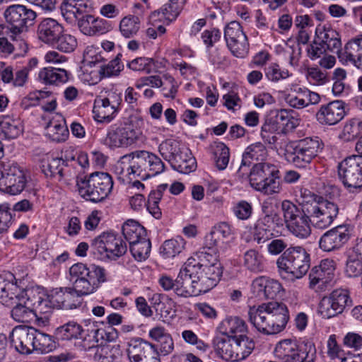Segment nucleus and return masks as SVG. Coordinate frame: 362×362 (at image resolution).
Here are the masks:
<instances>
[{
  "label": "nucleus",
  "mask_w": 362,
  "mask_h": 362,
  "mask_svg": "<svg viewBox=\"0 0 362 362\" xmlns=\"http://www.w3.org/2000/svg\"><path fill=\"white\" fill-rule=\"evenodd\" d=\"M249 320L259 332L266 334L281 332L289 320L287 306L281 302L271 301L250 308Z\"/></svg>",
  "instance_id": "obj_1"
},
{
  "label": "nucleus",
  "mask_w": 362,
  "mask_h": 362,
  "mask_svg": "<svg viewBox=\"0 0 362 362\" xmlns=\"http://www.w3.org/2000/svg\"><path fill=\"white\" fill-rule=\"evenodd\" d=\"M195 256L197 260L191 257L187 261L189 269L194 271L192 274L193 286L199 293H206L217 285L223 273L222 267L217 255L204 252H197Z\"/></svg>",
  "instance_id": "obj_2"
},
{
  "label": "nucleus",
  "mask_w": 362,
  "mask_h": 362,
  "mask_svg": "<svg viewBox=\"0 0 362 362\" xmlns=\"http://www.w3.org/2000/svg\"><path fill=\"white\" fill-rule=\"evenodd\" d=\"M122 173L132 180L135 177L146 180L165 170V164L155 153L148 151H135L120 158Z\"/></svg>",
  "instance_id": "obj_3"
},
{
  "label": "nucleus",
  "mask_w": 362,
  "mask_h": 362,
  "mask_svg": "<svg viewBox=\"0 0 362 362\" xmlns=\"http://www.w3.org/2000/svg\"><path fill=\"white\" fill-rule=\"evenodd\" d=\"M301 194L303 199L302 206L310 215L313 228L318 230L329 228L339 214L337 204L308 189H305Z\"/></svg>",
  "instance_id": "obj_4"
},
{
  "label": "nucleus",
  "mask_w": 362,
  "mask_h": 362,
  "mask_svg": "<svg viewBox=\"0 0 362 362\" xmlns=\"http://www.w3.org/2000/svg\"><path fill=\"white\" fill-rule=\"evenodd\" d=\"M69 273V281L84 296L95 293L102 284L107 281L106 269L94 264L88 267L83 263L74 264Z\"/></svg>",
  "instance_id": "obj_5"
},
{
  "label": "nucleus",
  "mask_w": 362,
  "mask_h": 362,
  "mask_svg": "<svg viewBox=\"0 0 362 362\" xmlns=\"http://www.w3.org/2000/svg\"><path fill=\"white\" fill-rule=\"evenodd\" d=\"M323 148L324 144L319 137H305L289 142L286 146L284 156L296 168H305Z\"/></svg>",
  "instance_id": "obj_6"
},
{
  "label": "nucleus",
  "mask_w": 362,
  "mask_h": 362,
  "mask_svg": "<svg viewBox=\"0 0 362 362\" xmlns=\"http://www.w3.org/2000/svg\"><path fill=\"white\" fill-rule=\"evenodd\" d=\"M279 168L269 163L255 164L250 171L251 187L265 195L279 194L281 191Z\"/></svg>",
  "instance_id": "obj_7"
},
{
  "label": "nucleus",
  "mask_w": 362,
  "mask_h": 362,
  "mask_svg": "<svg viewBox=\"0 0 362 362\" xmlns=\"http://www.w3.org/2000/svg\"><path fill=\"white\" fill-rule=\"evenodd\" d=\"M4 16L6 23L10 25L11 40L15 42L21 49L26 51L28 46L21 34L27 31L28 28L34 23L36 13L24 5L13 4L6 9Z\"/></svg>",
  "instance_id": "obj_8"
},
{
  "label": "nucleus",
  "mask_w": 362,
  "mask_h": 362,
  "mask_svg": "<svg viewBox=\"0 0 362 362\" xmlns=\"http://www.w3.org/2000/svg\"><path fill=\"white\" fill-rule=\"evenodd\" d=\"M276 266L280 273L301 279L310 267V255L302 246H291L278 257Z\"/></svg>",
  "instance_id": "obj_9"
},
{
  "label": "nucleus",
  "mask_w": 362,
  "mask_h": 362,
  "mask_svg": "<svg viewBox=\"0 0 362 362\" xmlns=\"http://www.w3.org/2000/svg\"><path fill=\"white\" fill-rule=\"evenodd\" d=\"M77 186L83 198L92 202H99L111 192L113 180L107 173L95 172L87 178L77 181Z\"/></svg>",
  "instance_id": "obj_10"
},
{
  "label": "nucleus",
  "mask_w": 362,
  "mask_h": 362,
  "mask_svg": "<svg viewBox=\"0 0 362 362\" xmlns=\"http://www.w3.org/2000/svg\"><path fill=\"white\" fill-rule=\"evenodd\" d=\"M281 207L287 230L297 238H308L312 232V221L305 209H300L289 200H284Z\"/></svg>",
  "instance_id": "obj_11"
},
{
  "label": "nucleus",
  "mask_w": 362,
  "mask_h": 362,
  "mask_svg": "<svg viewBox=\"0 0 362 362\" xmlns=\"http://www.w3.org/2000/svg\"><path fill=\"white\" fill-rule=\"evenodd\" d=\"M91 247L100 259L116 260L127 251L126 242L118 234L104 232L92 240Z\"/></svg>",
  "instance_id": "obj_12"
},
{
  "label": "nucleus",
  "mask_w": 362,
  "mask_h": 362,
  "mask_svg": "<svg viewBox=\"0 0 362 362\" xmlns=\"http://www.w3.org/2000/svg\"><path fill=\"white\" fill-rule=\"evenodd\" d=\"M337 175L349 192L362 189V155H353L339 163Z\"/></svg>",
  "instance_id": "obj_13"
},
{
  "label": "nucleus",
  "mask_w": 362,
  "mask_h": 362,
  "mask_svg": "<svg viewBox=\"0 0 362 362\" xmlns=\"http://www.w3.org/2000/svg\"><path fill=\"white\" fill-rule=\"evenodd\" d=\"M141 134V131L132 124L117 123L108 128L101 142L110 149L124 148L134 144Z\"/></svg>",
  "instance_id": "obj_14"
},
{
  "label": "nucleus",
  "mask_w": 362,
  "mask_h": 362,
  "mask_svg": "<svg viewBox=\"0 0 362 362\" xmlns=\"http://www.w3.org/2000/svg\"><path fill=\"white\" fill-rule=\"evenodd\" d=\"M122 101V94L115 90L97 96L93 108L94 119L100 123H110L116 117Z\"/></svg>",
  "instance_id": "obj_15"
},
{
  "label": "nucleus",
  "mask_w": 362,
  "mask_h": 362,
  "mask_svg": "<svg viewBox=\"0 0 362 362\" xmlns=\"http://www.w3.org/2000/svg\"><path fill=\"white\" fill-rule=\"evenodd\" d=\"M352 305V300L346 289L337 288L325 296L320 303V313L323 318L329 319L342 313Z\"/></svg>",
  "instance_id": "obj_16"
},
{
  "label": "nucleus",
  "mask_w": 362,
  "mask_h": 362,
  "mask_svg": "<svg viewBox=\"0 0 362 362\" xmlns=\"http://www.w3.org/2000/svg\"><path fill=\"white\" fill-rule=\"evenodd\" d=\"M337 263L331 258L322 259L309 273V288L315 292H323L331 286L334 277Z\"/></svg>",
  "instance_id": "obj_17"
},
{
  "label": "nucleus",
  "mask_w": 362,
  "mask_h": 362,
  "mask_svg": "<svg viewBox=\"0 0 362 362\" xmlns=\"http://www.w3.org/2000/svg\"><path fill=\"white\" fill-rule=\"evenodd\" d=\"M28 182L27 176L17 164L6 165L0 170V191L11 195L20 194Z\"/></svg>",
  "instance_id": "obj_18"
},
{
  "label": "nucleus",
  "mask_w": 362,
  "mask_h": 362,
  "mask_svg": "<svg viewBox=\"0 0 362 362\" xmlns=\"http://www.w3.org/2000/svg\"><path fill=\"white\" fill-rule=\"evenodd\" d=\"M351 238L349 225L342 224L324 233L319 239V248L323 252H331L341 248Z\"/></svg>",
  "instance_id": "obj_19"
},
{
  "label": "nucleus",
  "mask_w": 362,
  "mask_h": 362,
  "mask_svg": "<svg viewBox=\"0 0 362 362\" xmlns=\"http://www.w3.org/2000/svg\"><path fill=\"white\" fill-rule=\"evenodd\" d=\"M308 341L300 345L291 339H284L279 341L274 349L275 356L281 362H300L309 356Z\"/></svg>",
  "instance_id": "obj_20"
},
{
  "label": "nucleus",
  "mask_w": 362,
  "mask_h": 362,
  "mask_svg": "<svg viewBox=\"0 0 362 362\" xmlns=\"http://www.w3.org/2000/svg\"><path fill=\"white\" fill-rule=\"evenodd\" d=\"M19 301H23L35 313H47L50 309V300H48L44 291L39 287L21 288Z\"/></svg>",
  "instance_id": "obj_21"
},
{
  "label": "nucleus",
  "mask_w": 362,
  "mask_h": 362,
  "mask_svg": "<svg viewBox=\"0 0 362 362\" xmlns=\"http://www.w3.org/2000/svg\"><path fill=\"white\" fill-rule=\"evenodd\" d=\"M280 226H282V220L276 213L259 218L254 227V240L258 244L266 243L274 236L273 231L275 227Z\"/></svg>",
  "instance_id": "obj_22"
},
{
  "label": "nucleus",
  "mask_w": 362,
  "mask_h": 362,
  "mask_svg": "<svg viewBox=\"0 0 362 362\" xmlns=\"http://www.w3.org/2000/svg\"><path fill=\"white\" fill-rule=\"evenodd\" d=\"M81 295L76 287H65L56 289L50 296V303L57 308L72 310L81 304Z\"/></svg>",
  "instance_id": "obj_23"
},
{
  "label": "nucleus",
  "mask_w": 362,
  "mask_h": 362,
  "mask_svg": "<svg viewBox=\"0 0 362 362\" xmlns=\"http://www.w3.org/2000/svg\"><path fill=\"white\" fill-rule=\"evenodd\" d=\"M345 114V103L337 100L322 105L316 112V119L321 124L331 126L342 120Z\"/></svg>",
  "instance_id": "obj_24"
},
{
  "label": "nucleus",
  "mask_w": 362,
  "mask_h": 362,
  "mask_svg": "<svg viewBox=\"0 0 362 362\" xmlns=\"http://www.w3.org/2000/svg\"><path fill=\"white\" fill-rule=\"evenodd\" d=\"M35 328L18 325L15 327L10 334L11 344L15 349L22 354H28L33 351V338Z\"/></svg>",
  "instance_id": "obj_25"
},
{
  "label": "nucleus",
  "mask_w": 362,
  "mask_h": 362,
  "mask_svg": "<svg viewBox=\"0 0 362 362\" xmlns=\"http://www.w3.org/2000/svg\"><path fill=\"white\" fill-rule=\"evenodd\" d=\"M251 287L253 294L260 300L274 299L282 290V286L279 281L265 276L255 279Z\"/></svg>",
  "instance_id": "obj_26"
},
{
  "label": "nucleus",
  "mask_w": 362,
  "mask_h": 362,
  "mask_svg": "<svg viewBox=\"0 0 362 362\" xmlns=\"http://www.w3.org/2000/svg\"><path fill=\"white\" fill-rule=\"evenodd\" d=\"M77 25L80 31L88 36L103 35L110 29V24L106 20L91 14L81 16Z\"/></svg>",
  "instance_id": "obj_27"
},
{
  "label": "nucleus",
  "mask_w": 362,
  "mask_h": 362,
  "mask_svg": "<svg viewBox=\"0 0 362 362\" xmlns=\"http://www.w3.org/2000/svg\"><path fill=\"white\" fill-rule=\"evenodd\" d=\"M64 26L57 20L46 18L42 20L37 25V34L38 39L49 45H52L62 32Z\"/></svg>",
  "instance_id": "obj_28"
},
{
  "label": "nucleus",
  "mask_w": 362,
  "mask_h": 362,
  "mask_svg": "<svg viewBox=\"0 0 362 362\" xmlns=\"http://www.w3.org/2000/svg\"><path fill=\"white\" fill-rule=\"evenodd\" d=\"M267 156V150L263 144L257 142L247 146L243 154L241 165L238 170V175L242 177L247 175L252 161H262Z\"/></svg>",
  "instance_id": "obj_29"
},
{
  "label": "nucleus",
  "mask_w": 362,
  "mask_h": 362,
  "mask_svg": "<svg viewBox=\"0 0 362 362\" xmlns=\"http://www.w3.org/2000/svg\"><path fill=\"white\" fill-rule=\"evenodd\" d=\"M193 269H189L187 262L180 269L177 279L175 280L174 293L180 297L187 298L199 294L197 289L193 286L192 283Z\"/></svg>",
  "instance_id": "obj_30"
},
{
  "label": "nucleus",
  "mask_w": 362,
  "mask_h": 362,
  "mask_svg": "<svg viewBox=\"0 0 362 362\" xmlns=\"http://www.w3.org/2000/svg\"><path fill=\"white\" fill-rule=\"evenodd\" d=\"M315 36L329 51L338 53L341 50L340 35L330 25H319L315 29Z\"/></svg>",
  "instance_id": "obj_31"
},
{
  "label": "nucleus",
  "mask_w": 362,
  "mask_h": 362,
  "mask_svg": "<svg viewBox=\"0 0 362 362\" xmlns=\"http://www.w3.org/2000/svg\"><path fill=\"white\" fill-rule=\"evenodd\" d=\"M157 349L156 345L137 337L129 341L127 355L131 362H138L152 354H156Z\"/></svg>",
  "instance_id": "obj_32"
},
{
  "label": "nucleus",
  "mask_w": 362,
  "mask_h": 362,
  "mask_svg": "<svg viewBox=\"0 0 362 362\" xmlns=\"http://www.w3.org/2000/svg\"><path fill=\"white\" fill-rule=\"evenodd\" d=\"M45 135L57 143L65 141L69 135L66 120L60 115L52 117L45 125Z\"/></svg>",
  "instance_id": "obj_33"
},
{
  "label": "nucleus",
  "mask_w": 362,
  "mask_h": 362,
  "mask_svg": "<svg viewBox=\"0 0 362 362\" xmlns=\"http://www.w3.org/2000/svg\"><path fill=\"white\" fill-rule=\"evenodd\" d=\"M69 159L62 158L48 157L41 162V170L47 177L55 179L58 181L62 180L66 174L64 168L68 167Z\"/></svg>",
  "instance_id": "obj_34"
},
{
  "label": "nucleus",
  "mask_w": 362,
  "mask_h": 362,
  "mask_svg": "<svg viewBox=\"0 0 362 362\" xmlns=\"http://www.w3.org/2000/svg\"><path fill=\"white\" fill-rule=\"evenodd\" d=\"M288 120V113L284 110H275L269 112L261 129L262 138L267 137L268 134H274L281 130L284 122Z\"/></svg>",
  "instance_id": "obj_35"
},
{
  "label": "nucleus",
  "mask_w": 362,
  "mask_h": 362,
  "mask_svg": "<svg viewBox=\"0 0 362 362\" xmlns=\"http://www.w3.org/2000/svg\"><path fill=\"white\" fill-rule=\"evenodd\" d=\"M222 336L238 338L247 331L245 322L236 316H230L224 319L220 325Z\"/></svg>",
  "instance_id": "obj_36"
},
{
  "label": "nucleus",
  "mask_w": 362,
  "mask_h": 362,
  "mask_svg": "<svg viewBox=\"0 0 362 362\" xmlns=\"http://www.w3.org/2000/svg\"><path fill=\"white\" fill-rule=\"evenodd\" d=\"M171 167L180 173L187 174L195 170L197 163L188 148L182 151L169 163Z\"/></svg>",
  "instance_id": "obj_37"
},
{
  "label": "nucleus",
  "mask_w": 362,
  "mask_h": 362,
  "mask_svg": "<svg viewBox=\"0 0 362 362\" xmlns=\"http://www.w3.org/2000/svg\"><path fill=\"white\" fill-rule=\"evenodd\" d=\"M71 74L64 69L46 67L38 74L40 80L45 84L58 85L64 83L69 79Z\"/></svg>",
  "instance_id": "obj_38"
},
{
  "label": "nucleus",
  "mask_w": 362,
  "mask_h": 362,
  "mask_svg": "<svg viewBox=\"0 0 362 362\" xmlns=\"http://www.w3.org/2000/svg\"><path fill=\"white\" fill-rule=\"evenodd\" d=\"M234 338L218 336L213 340L214 349L216 354L223 360L234 362Z\"/></svg>",
  "instance_id": "obj_39"
},
{
  "label": "nucleus",
  "mask_w": 362,
  "mask_h": 362,
  "mask_svg": "<svg viewBox=\"0 0 362 362\" xmlns=\"http://www.w3.org/2000/svg\"><path fill=\"white\" fill-rule=\"evenodd\" d=\"M234 362H238L248 357L255 349V342L252 339L245 334H240L234 338Z\"/></svg>",
  "instance_id": "obj_40"
},
{
  "label": "nucleus",
  "mask_w": 362,
  "mask_h": 362,
  "mask_svg": "<svg viewBox=\"0 0 362 362\" xmlns=\"http://www.w3.org/2000/svg\"><path fill=\"white\" fill-rule=\"evenodd\" d=\"M82 326L75 321H69L58 327L54 331V336L58 341H69L78 339L81 336Z\"/></svg>",
  "instance_id": "obj_41"
},
{
  "label": "nucleus",
  "mask_w": 362,
  "mask_h": 362,
  "mask_svg": "<svg viewBox=\"0 0 362 362\" xmlns=\"http://www.w3.org/2000/svg\"><path fill=\"white\" fill-rule=\"evenodd\" d=\"M344 54L347 61L362 69V35L351 39L346 44Z\"/></svg>",
  "instance_id": "obj_42"
},
{
  "label": "nucleus",
  "mask_w": 362,
  "mask_h": 362,
  "mask_svg": "<svg viewBox=\"0 0 362 362\" xmlns=\"http://www.w3.org/2000/svg\"><path fill=\"white\" fill-rule=\"evenodd\" d=\"M21 293V287L16 281H0V303L2 304L12 305L13 300H18Z\"/></svg>",
  "instance_id": "obj_43"
},
{
  "label": "nucleus",
  "mask_w": 362,
  "mask_h": 362,
  "mask_svg": "<svg viewBox=\"0 0 362 362\" xmlns=\"http://www.w3.org/2000/svg\"><path fill=\"white\" fill-rule=\"evenodd\" d=\"M99 329L96 322L89 321L84 327H82L81 336L79 339L82 340L81 346L84 350H90L98 343Z\"/></svg>",
  "instance_id": "obj_44"
},
{
  "label": "nucleus",
  "mask_w": 362,
  "mask_h": 362,
  "mask_svg": "<svg viewBox=\"0 0 362 362\" xmlns=\"http://www.w3.org/2000/svg\"><path fill=\"white\" fill-rule=\"evenodd\" d=\"M164 79L165 82H163L159 76L155 75L148 76V79H146V81H148V86L151 87L160 88L165 85L163 90L168 88V90L163 93L165 97L175 98L178 88L177 83L172 76L168 74L164 75Z\"/></svg>",
  "instance_id": "obj_45"
},
{
  "label": "nucleus",
  "mask_w": 362,
  "mask_h": 362,
  "mask_svg": "<svg viewBox=\"0 0 362 362\" xmlns=\"http://www.w3.org/2000/svg\"><path fill=\"white\" fill-rule=\"evenodd\" d=\"M243 265L251 272H262L264 270V258L257 250L250 249L244 253Z\"/></svg>",
  "instance_id": "obj_46"
},
{
  "label": "nucleus",
  "mask_w": 362,
  "mask_h": 362,
  "mask_svg": "<svg viewBox=\"0 0 362 362\" xmlns=\"http://www.w3.org/2000/svg\"><path fill=\"white\" fill-rule=\"evenodd\" d=\"M122 233L129 244L144 239V237L146 236V229L134 220H128L124 223Z\"/></svg>",
  "instance_id": "obj_47"
},
{
  "label": "nucleus",
  "mask_w": 362,
  "mask_h": 362,
  "mask_svg": "<svg viewBox=\"0 0 362 362\" xmlns=\"http://www.w3.org/2000/svg\"><path fill=\"white\" fill-rule=\"evenodd\" d=\"M184 148L186 147L182 144L180 141L173 139H168L160 144L158 151L162 157L170 163Z\"/></svg>",
  "instance_id": "obj_48"
},
{
  "label": "nucleus",
  "mask_w": 362,
  "mask_h": 362,
  "mask_svg": "<svg viewBox=\"0 0 362 362\" xmlns=\"http://www.w3.org/2000/svg\"><path fill=\"white\" fill-rule=\"evenodd\" d=\"M211 147L216 167L219 170L226 169L230 159L229 148L223 142H215Z\"/></svg>",
  "instance_id": "obj_49"
},
{
  "label": "nucleus",
  "mask_w": 362,
  "mask_h": 362,
  "mask_svg": "<svg viewBox=\"0 0 362 362\" xmlns=\"http://www.w3.org/2000/svg\"><path fill=\"white\" fill-rule=\"evenodd\" d=\"M140 18L134 15L124 17L119 23V28L121 34L126 38H130L137 34L140 29Z\"/></svg>",
  "instance_id": "obj_50"
},
{
  "label": "nucleus",
  "mask_w": 362,
  "mask_h": 362,
  "mask_svg": "<svg viewBox=\"0 0 362 362\" xmlns=\"http://www.w3.org/2000/svg\"><path fill=\"white\" fill-rule=\"evenodd\" d=\"M185 241L181 236L165 240L160 247V253L165 258L174 257L185 248Z\"/></svg>",
  "instance_id": "obj_51"
},
{
  "label": "nucleus",
  "mask_w": 362,
  "mask_h": 362,
  "mask_svg": "<svg viewBox=\"0 0 362 362\" xmlns=\"http://www.w3.org/2000/svg\"><path fill=\"white\" fill-rule=\"evenodd\" d=\"M33 346V351L49 353L55 348V343L52 336L35 329Z\"/></svg>",
  "instance_id": "obj_52"
},
{
  "label": "nucleus",
  "mask_w": 362,
  "mask_h": 362,
  "mask_svg": "<svg viewBox=\"0 0 362 362\" xmlns=\"http://www.w3.org/2000/svg\"><path fill=\"white\" fill-rule=\"evenodd\" d=\"M130 252L134 259L139 262H142L146 259L150 254L151 243L148 238L144 237V239H141L129 244Z\"/></svg>",
  "instance_id": "obj_53"
},
{
  "label": "nucleus",
  "mask_w": 362,
  "mask_h": 362,
  "mask_svg": "<svg viewBox=\"0 0 362 362\" xmlns=\"http://www.w3.org/2000/svg\"><path fill=\"white\" fill-rule=\"evenodd\" d=\"M362 133V121L357 118H352L346 121L340 138L345 141L354 140Z\"/></svg>",
  "instance_id": "obj_54"
},
{
  "label": "nucleus",
  "mask_w": 362,
  "mask_h": 362,
  "mask_svg": "<svg viewBox=\"0 0 362 362\" xmlns=\"http://www.w3.org/2000/svg\"><path fill=\"white\" fill-rule=\"evenodd\" d=\"M11 315L18 322L29 323L36 316V313L24 303L23 304L20 302L12 308Z\"/></svg>",
  "instance_id": "obj_55"
},
{
  "label": "nucleus",
  "mask_w": 362,
  "mask_h": 362,
  "mask_svg": "<svg viewBox=\"0 0 362 362\" xmlns=\"http://www.w3.org/2000/svg\"><path fill=\"white\" fill-rule=\"evenodd\" d=\"M226 46L230 53L235 57L244 58L249 52L250 44L247 35L226 42Z\"/></svg>",
  "instance_id": "obj_56"
},
{
  "label": "nucleus",
  "mask_w": 362,
  "mask_h": 362,
  "mask_svg": "<svg viewBox=\"0 0 362 362\" xmlns=\"http://www.w3.org/2000/svg\"><path fill=\"white\" fill-rule=\"evenodd\" d=\"M59 35L52 46L62 52L71 53L74 52L78 45L76 37L71 34L64 33V31Z\"/></svg>",
  "instance_id": "obj_57"
},
{
  "label": "nucleus",
  "mask_w": 362,
  "mask_h": 362,
  "mask_svg": "<svg viewBox=\"0 0 362 362\" xmlns=\"http://www.w3.org/2000/svg\"><path fill=\"white\" fill-rule=\"evenodd\" d=\"M344 272L349 277L356 278L362 275V259L356 255L347 251Z\"/></svg>",
  "instance_id": "obj_58"
},
{
  "label": "nucleus",
  "mask_w": 362,
  "mask_h": 362,
  "mask_svg": "<svg viewBox=\"0 0 362 362\" xmlns=\"http://www.w3.org/2000/svg\"><path fill=\"white\" fill-rule=\"evenodd\" d=\"M0 128L4 137L8 139L17 138L23 131L19 121L9 118L0 122Z\"/></svg>",
  "instance_id": "obj_59"
},
{
  "label": "nucleus",
  "mask_w": 362,
  "mask_h": 362,
  "mask_svg": "<svg viewBox=\"0 0 362 362\" xmlns=\"http://www.w3.org/2000/svg\"><path fill=\"white\" fill-rule=\"evenodd\" d=\"M122 56L121 53H118L108 64L100 66L99 74L101 78L118 76L119 74L124 68V65L121 62Z\"/></svg>",
  "instance_id": "obj_60"
},
{
  "label": "nucleus",
  "mask_w": 362,
  "mask_h": 362,
  "mask_svg": "<svg viewBox=\"0 0 362 362\" xmlns=\"http://www.w3.org/2000/svg\"><path fill=\"white\" fill-rule=\"evenodd\" d=\"M266 78L272 82H279L288 78L291 74L286 69H282L277 63H271L264 69Z\"/></svg>",
  "instance_id": "obj_61"
},
{
  "label": "nucleus",
  "mask_w": 362,
  "mask_h": 362,
  "mask_svg": "<svg viewBox=\"0 0 362 362\" xmlns=\"http://www.w3.org/2000/svg\"><path fill=\"white\" fill-rule=\"evenodd\" d=\"M173 8L167 4L160 9L151 13L149 16L151 22H162L163 24H169L175 20L178 16H173Z\"/></svg>",
  "instance_id": "obj_62"
},
{
  "label": "nucleus",
  "mask_w": 362,
  "mask_h": 362,
  "mask_svg": "<svg viewBox=\"0 0 362 362\" xmlns=\"http://www.w3.org/2000/svg\"><path fill=\"white\" fill-rule=\"evenodd\" d=\"M78 0H63L61 4V12L64 19L69 23L78 20Z\"/></svg>",
  "instance_id": "obj_63"
},
{
  "label": "nucleus",
  "mask_w": 362,
  "mask_h": 362,
  "mask_svg": "<svg viewBox=\"0 0 362 362\" xmlns=\"http://www.w3.org/2000/svg\"><path fill=\"white\" fill-rule=\"evenodd\" d=\"M342 344L354 351H360L362 349V334L349 332L343 337Z\"/></svg>",
  "instance_id": "obj_64"
}]
</instances>
